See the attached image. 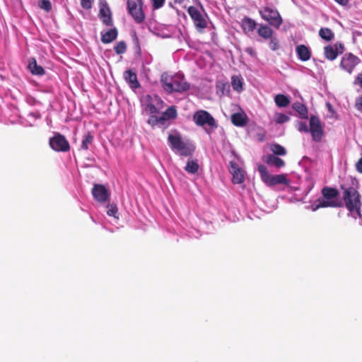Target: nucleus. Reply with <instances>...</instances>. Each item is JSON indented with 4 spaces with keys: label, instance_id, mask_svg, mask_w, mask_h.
Returning a JSON list of instances; mask_svg holds the SVG:
<instances>
[{
    "label": "nucleus",
    "instance_id": "6ab92c4d",
    "mask_svg": "<svg viewBox=\"0 0 362 362\" xmlns=\"http://www.w3.org/2000/svg\"><path fill=\"white\" fill-rule=\"evenodd\" d=\"M241 25L245 33L253 32L257 26L256 22L250 17L245 16L242 19Z\"/></svg>",
    "mask_w": 362,
    "mask_h": 362
},
{
    "label": "nucleus",
    "instance_id": "09e8293b",
    "mask_svg": "<svg viewBox=\"0 0 362 362\" xmlns=\"http://www.w3.org/2000/svg\"><path fill=\"white\" fill-rule=\"evenodd\" d=\"M357 79L359 81V83L362 87V74L358 75V76L357 77Z\"/></svg>",
    "mask_w": 362,
    "mask_h": 362
},
{
    "label": "nucleus",
    "instance_id": "37998d69",
    "mask_svg": "<svg viewBox=\"0 0 362 362\" xmlns=\"http://www.w3.org/2000/svg\"><path fill=\"white\" fill-rule=\"evenodd\" d=\"M245 52L252 57H256L257 54L255 49L252 47H248L245 49Z\"/></svg>",
    "mask_w": 362,
    "mask_h": 362
},
{
    "label": "nucleus",
    "instance_id": "f8f14e48",
    "mask_svg": "<svg viewBox=\"0 0 362 362\" xmlns=\"http://www.w3.org/2000/svg\"><path fill=\"white\" fill-rule=\"evenodd\" d=\"M344 49V45L341 42H337L334 45H328L324 47V55L327 59L333 61L339 54H341Z\"/></svg>",
    "mask_w": 362,
    "mask_h": 362
},
{
    "label": "nucleus",
    "instance_id": "c9c22d12",
    "mask_svg": "<svg viewBox=\"0 0 362 362\" xmlns=\"http://www.w3.org/2000/svg\"><path fill=\"white\" fill-rule=\"evenodd\" d=\"M290 118L285 114L279 113L276 115L275 121L278 124H283L289 121Z\"/></svg>",
    "mask_w": 362,
    "mask_h": 362
},
{
    "label": "nucleus",
    "instance_id": "423d86ee",
    "mask_svg": "<svg viewBox=\"0 0 362 362\" xmlns=\"http://www.w3.org/2000/svg\"><path fill=\"white\" fill-rule=\"evenodd\" d=\"M258 171L262 180L268 186H274L278 184L288 185L289 181L284 174L271 175L267 168L260 164L258 165Z\"/></svg>",
    "mask_w": 362,
    "mask_h": 362
},
{
    "label": "nucleus",
    "instance_id": "603ef678",
    "mask_svg": "<svg viewBox=\"0 0 362 362\" xmlns=\"http://www.w3.org/2000/svg\"><path fill=\"white\" fill-rule=\"evenodd\" d=\"M134 37H135V40H136V44H139V39H138L137 36L136 35V34L134 35Z\"/></svg>",
    "mask_w": 362,
    "mask_h": 362
},
{
    "label": "nucleus",
    "instance_id": "7c9ffc66",
    "mask_svg": "<svg viewBox=\"0 0 362 362\" xmlns=\"http://www.w3.org/2000/svg\"><path fill=\"white\" fill-rule=\"evenodd\" d=\"M93 141V136L90 132H88L83 136L82 144H81V148L83 150H88L89 148V146L92 144Z\"/></svg>",
    "mask_w": 362,
    "mask_h": 362
},
{
    "label": "nucleus",
    "instance_id": "20e7f679",
    "mask_svg": "<svg viewBox=\"0 0 362 362\" xmlns=\"http://www.w3.org/2000/svg\"><path fill=\"white\" fill-rule=\"evenodd\" d=\"M322 197L318 198V209L320 208H341L343 202L339 199V190L332 187H325L321 190Z\"/></svg>",
    "mask_w": 362,
    "mask_h": 362
},
{
    "label": "nucleus",
    "instance_id": "6e6552de",
    "mask_svg": "<svg viewBox=\"0 0 362 362\" xmlns=\"http://www.w3.org/2000/svg\"><path fill=\"white\" fill-rule=\"evenodd\" d=\"M194 123L199 127L208 126L211 129L217 128V124L214 117L207 111L200 110L193 115Z\"/></svg>",
    "mask_w": 362,
    "mask_h": 362
},
{
    "label": "nucleus",
    "instance_id": "2eb2a0df",
    "mask_svg": "<svg viewBox=\"0 0 362 362\" xmlns=\"http://www.w3.org/2000/svg\"><path fill=\"white\" fill-rule=\"evenodd\" d=\"M98 16L105 25L110 26L112 25V13L106 1L100 3Z\"/></svg>",
    "mask_w": 362,
    "mask_h": 362
},
{
    "label": "nucleus",
    "instance_id": "ea45409f",
    "mask_svg": "<svg viewBox=\"0 0 362 362\" xmlns=\"http://www.w3.org/2000/svg\"><path fill=\"white\" fill-rule=\"evenodd\" d=\"M269 42V47L272 50L275 51L279 49V42L276 38L271 37Z\"/></svg>",
    "mask_w": 362,
    "mask_h": 362
},
{
    "label": "nucleus",
    "instance_id": "f704fd0d",
    "mask_svg": "<svg viewBox=\"0 0 362 362\" xmlns=\"http://www.w3.org/2000/svg\"><path fill=\"white\" fill-rule=\"evenodd\" d=\"M107 214L110 216H113L115 218H118V217L116 216L118 212V209L116 204H111L107 205Z\"/></svg>",
    "mask_w": 362,
    "mask_h": 362
},
{
    "label": "nucleus",
    "instance_id": "3c124183",
    "mask_svg": "<svg viewBox=\"0 0 362 362\" xmlns=\"http://www.w3.org/2000/svg\"><path fill=\"white\" fill-rule=\"evenodd\" d=\"M327 106L328 109H329V110H331V109H332V105H330V103H327Z\"/></svg>",
    "mask_w": 362,
    "mask_h": 362
},
{
    "label": "nucleus",
    "instance_id": "473e14b6",
    "mask_svg": "<svg viewBox=\"0 0 362 362\" xmlns=\"http://www.w3.org/2000/svg\"><path fill=\"white\" fill-rule=\"evenodd\" d=\"M115 52L117 54H122L127 51V45L124 41H120L116 44L114 47Z\"/></svg>",
    "mask_w": 362,
    "mask_h": 362
},
{
    "label": "nucleus",
    "instance_id": "ddd939ff",
    "mask_svg": "<svg viewBox=\"0 0 362 362\" xmlns=\"http://www.w3.org/2000/svg\"><path fill=\"white\" fill-rule=\"evenodd\" d=\"M297 129L300 132H310L314 140H315L317 134V117L315 115L310 117V124H307L305 122H298Z\"/></svg>",
    "mask_w": 362,
    "mask_h": 362
},
{
    "label": "nucleus",
    "instance_id": "0eeeda50",
    "mask_svg": "<svg viewBox=\"0 0 362 362\" xmlns=\"http://www.w3.org/2000/svg\"><path fill=\"white\" fill-rule=\"evenodd\" d=\"M187 13L192 20L196 30L199 33H203L208 26L207 16L204 15L201 11L193 6H190L187 8Z\"/></svg>",
    "mask_w": 362,
    "mask_h": 362
},
{
    "label": "nucleus",
    "instance_id": "4468645a",
    "mask_svg": "<svg viewBox=\"0 0 362 362\" xmlns=\"http://www.w3.org/2000/svg\"><path fill=\"white\" fill-rule=\"evenodd\" d=\"M92 194L98 202H105L109 199V192L107 188L100 184H95L92 189Z\"/></svg>",
    "mask_w": 362,
    "mask_h": 362
},
{
    "label": "nucleus",
    "instance_id": "f3484780",
    "mask_svg": "<svg viewBox=\"0 0 362 362\" xmlns=\"http://www.w3.org/2000/svg\"><path fill=\"white\" fill-rule=\"evenodd\" d=\"M125 81L132 89L137 88L140 86L135 72L132 70H127L124 74Z\"/></svg>",
    "mask_w": 362,
    "mask_h": 362
},
{
    "label": "nucleus",
    "instance_id": "412c9836",
    "mask_svg": "<svg viewBox=\"0 0 362 362\" xmlns=\"http://www.w3.org/2000/svg\"><path fill=\"white\" fill-rule=\"evenodd\" d=\"M28 68L33 74L42 76L45 74V69L42 66L37 65L35 58L29 60Z\"/></svg>",
    "mask_w": 362,
    "mask_h": 362
},
{
    "label": "nucleus",
    "instance_id": "bb28decb",
    "mask_svg": "<svg viewBox=\"0 0 362 362\" xmlns=\"http://www.w3.org/2000/svg\"><path fill=\"white\" fill-rule=\"evenodd\" d=\"M318 35L322 40L327 42L332 41L334 37V32L327 28H321L318 31Z\"/></svg>",
    "mask_w": 362,
    "mask_h": 362
},
{
    "label": "nucleus",
    "instance_id": "c03bdc74",
    "mask_svg": "<svg viewBox=\"0 0 362 362\" xmlns=\"http://www.w3.org/2000/svg\"><path fill=\"white\" fill-rule=\"evenodd\" d=\"M355 107L358 110L362 111V98L361 97L356 98Z\"/></svg>",
    "mask_w": 362,
    "mask_h": 362
},
{
    "label": "nucleus",
    "instance_id": "4be33fe9",
    "mask_svg": "<svg viewBox=\"0 0 362 362\" xmlns=\"http://www.w3.org/2000/svg\"><path fill=\"white\" fill-rule=\"evenodd\" d=\"M265 162L270 165L280 168L285 166V162L283 159L279 158L277 156L268 155L266 157Z\"/></svg>",
    "mask_w": 362,
    "mask_h": 362
},
{
    "label": "nucleus",
    "instance_id": "e433bc0d",
    "mask_svg": "<svg viewBox=\"0 0 362 362\" xmlns=\"http://www.w3.org/2000/svg\"><path fill=\"white\" fill-rule=\"evenodd\" d=\"M94 0H81V6L86 10H89L92 8Z\"/></svg>",
    "mask_w": 362,
    "mask_h": 362
},
{
    "label": "nucleus",
    "instance_id": "a19ab883",
    "mask_svg": "<svg viewBox=\"0 0 362 362\" xmlns=\"http://www.w3.org/2000/svg\"><path fill=\"white\" fill-rule=\"evenodd\" d=\"M146 111L150 114H153L156 113L158 112V110L153 104L149 103L146 106Z\"/></svg>",
    "mask_w": 362,
    "mask_h": 362
},
{
    "label": "nucleus",
    "instance_id": "4c0bfd02",
    "mask_svg": "<svg viewBox=\"0 0 362 362\" xmlns=\"http://www.w3.org/2000/svg\"><path fill=\"white\" fill-rule=\"evenodd\" d=\"M152 2V6L154 10L160 8L164 3L165 0H151Z\"/></svg>",
    "mask_w": 362,
    "mask_h": 362
},
{
    "label": "nucleus",
    "instance_id": "39448f33",
    "mask_svg": "<svg viewBox=\"0 0 362 362\" xmlns=\"http://www.w3.org/2000/svg\"><path fill=\"white\" fill-rule=\"evenodd\" d=\"M143 0H127V9L128 13L132 17L136 23H142L146 19V15L143 9Z\"/></svg>",
    "mask_w": 362,
    "mask_h": 362
},
{
    "label": "nucleus",
    "instance_id": "de8ad7c7",
    "mask_svg": "<svg viewBox=\"0 0 362 362\" xmlns=\"http://www.w3.org/2000/svg\"><path fill=\"white\" fill-rule=\"evenodd\" d=\"M323 134L322 127L320 123L318 122V139L322 137Z\"/></svg>",
    "mask_w": 362,
    "mask_h": 362
},
{
    "label": "nucleus",
    "instance_id": "c756f323",
    "mask_svg": "<svg viewBox=\"0 0 362 362\" xmlns=\"http://www.w3.org/2000/svg\"><path fill=\"white\" fill-rule=\"evenodd\" d=\"M270 150L274 156H285L286 154V150L282 146L279 144H273L270 146Z\"/></svg>",
    "mask_w": 362,
    "mask_h": 362
},
{
    "label": "nucleus",
    "instance_id": "a18cd8bd",
    "mask_svg": "<svg viewBox=\"0 0 362 362\" xmlns=\"http://www.w3.org/2000/svg\"><path fill=\"white\" fill-rule=\"evenodd\" d=\"M356 168L358 172L362 173V157L356 163Z\"/></svg>",
    "mask_w": 362,
    "mask_h": 362
},
{
    "label": "nucleus",
    "instance_id": "58836bf2",
    "mask_svg": "<svg viewBox=\"0 0 362 362\" xmlns=\"http://www.w3.org/2000/svg\"><path fill=\"white\" fill-rule=\"evenodd\" d=\"M148 124L151 125L152 128H154L156 126L158 125V116H150L148 119Z\"/></svg>",
    "mask_w": 362,
    "mask_h": 362
},
{
    "label": "nucleus",
    "instance_id": "aec40b11",
    "mask_svg": "<svg viewBox=\"0 0 362 362\" xmlns=\"http://www.w3.org/2000/svg\"><path fill=\"white\" fill-rule=\"evenodd\" d=\"M117 35H118V32H117V28H114L110 29L105 33L102 34L101 41L104 44L110 43L117 38Z\"/></svg>",
    "mask_w": 362,
    "mask_h": 362
},
{
    "label": "nucleus",
    "instance_id": "dca6fc26",
    "mask_svg": "<svg viewBox=\"0 0 362 362\" xmlns=\"http://www.w3.org/2000/svg\"><path fill=\"white\" fill-rule=\"evenodd\" d=\"M229 164V172L233 175V182L235 184H240L243 182L245 180L244 173L238 164L235 161H230Z\"/></svg>",
    "mask_w": 362,
    "mask_h": 362
},
{
    "label": "nucleus",
    "instance_id": "72a5a7b5",
    "mask_svg": "<svg viewBox=\"0 0 362 362\" xmlns=\"http://www.w3.org/2000/svg\"><path fill=\"white\" fill-rule=\"evenodd\" d=\"M38 6L46 12H49L52 10V4L49 0H39Z\"/></svg>",
    "mask_w": 362,
    "mask_h": 362
},
{
    "label": "nucleus",
    "instance_id": "2f4dec72",
    "mask_svg": "<svg viewBox=\"0 0 362 362\" xmlns=\"http://www.w3.org/2000/svg\"><path fill=\"white\" fill-rule=\"evenodd\" d=\"M231 84L235 90L240 92L243 90L242 80L239 77L233 76Z\"/></svg>",
    "mask_w": 362,
    "mask_h": 362
},
{
    "label": "nucleus",
    "instance_id": "a878e982",
    "mask_svg": "<svg viewBox=\"0 0 362 362\" xmlns=\"http://www.w3.org/2000/svg\"><path fill=\"white\" fill-rule=\"evenodd\" d=\"M258 35L265 40L269 39L272 37V29L266 25H260L257 30Z\"/></svg>",
    "mask_w": 362,
    "mask_h": 362
},
{
    "label": "nucleus",
    "instance_id": "79ce46f5",
    "mask_svg": "<svg viewBox=\"0 0 362 362\" xmlns=\"http://www.w3.org/2000/svg\"><path fill=\"white\" fill-rule=\"evenodd\" d=\"M158 125L163 127L164 129L168 126V124L167 123L168 120H166L162 115L158 117Z\"/></svg>",
    "mask_w": 362,
    "mask_h": 362
},
{
    "label": "nucleus",
    "instance_id": "a211bd4d",
    "mask_svg": "<svg viewBox=\"0 0 362 362\" xmlns=\"http://www.w3.org/2000/svg\"><path fill=\"white\" fill-rule=\"evenodd\" d=\"M231 122L236 127H244L247 124V116L244 113H234L231 116Z\"/></svg>",
    "mask_w": 362,
    "mask_h": 362
},
{
    "label": "nucleus",
    "instance_id": "f257e3e1",
    "mask_svg": "<svg viewBox=\"0 0 362 362\" xmlns=\"http://www.w3.org/2000/svg\"><path fill=\"white\" fill-rule=\"evenodd\" d=\"M340 188L342 190V200L344 206L352 214H356L361 216V209L362 206L361 196L358 191L354 187H346L341 185Z\"/></svg>",
    "mask_w": 362,
    "mask_h": 362
},
{
    "label": "nucleus",
    "instance_id": "1a4fd4ad",
    "mask_svg": "<svg viewBox=\"0 0 362 362\" xmlns=\"http://www.w3.org/2000/svg\"><path fill=\"white\" fill-rule=\"evenodd\" d=\"M259 13L261 17L272 26L279 28L282 23V18L276 9L266 6Z\"/></svg>",
    "mask_w": 362,
    "mask_h": 362
},
{
    "label": "nucleus",
    "instance_id": "5701e85b",
    "mask_svg": "<svg viewBox=\"0 0 362 362\" xmlns=\"http://www.w3.org/2000/svg\"><path fill=\"white\" fill-rule=\"evenodd\" d=\"M296 53L302 61H307L310 58V52L308 48L303 45H298L296 47Z\"/></svg>",
    "mask_w": 362,
    "mask_h": 362
},
{
    "label": "nucleus",
    "instance_id": "cd10ccee",
    "mask_svg": "<svg viewBox=\"0 0 362 362\" xmlns=\"http://www.w3.org/2000/svg\"><path fill=\"white\" fill-rule=\"evenodd\" d=\"M274 101L276 105L280 107H285L290 103L289 98L283 94L276 95L274 98Z\"/></svg>",
    "mask_w": 362,
    "mask_h": 362
},
{
    "label": "nucleus",
    "instance_id": "9d476101",
    "mask_svg": "<svg viewBox=\"0 0 362 362\" xmlns=\"http://www.w3.org/2000/svg\"><path fill=\"white\" fill-rule=\"evenodd\" d=\"M360 62V59L352 53H346L341 59L339 67L344 71L351 74Z\"/></svg>",
    "mask_w": 362,
    "mask_h": 362
},
{
    "label": "nucleus",
    "instance_id": "7ed1b4c3",
    "mask_svg": "<svg viewBox=\"0 0 362 362\" xmlns=\"http://www.w3.org/2000/svg\"><path fill=\"white\" fill-rule=\"evenodd\" d=\"M160 82L164 90L171 93L173 92L182 93L189 89V84L185 81L184 76L182 74H175L170 76L164 73L161 76Z\"/></svg>",
    "mask_w": 362,
    "mask_h": 362
},
{
    "label": "nucleus",
    "instance_id": "393cba45",
    "mask_svg": "<svg viewBox=\"0 0 362 362\" xmlns=\"http://www.w3.org/2000/svg\"><path fill=\"white\" fill-rule=\"evenodd\" d=\"M199 165L197 159H188L185 170L190 174H195L198 172Z\"/></svg>",
    "mask_w": 362,
    "mask_h": 362
},
{
    "label": "nucleus",
    "instance_id": "9b49d317",
    "mask_svg": "<svg viewBox=\"0 0 362 362\" xmlns=\"http://www.w3.org/2000/svg\"><path fill=\"white\" fill-rule=\"evenodd\" d=\"M50 147L55 151L66 152L70 149V145L65 136L57 133L49 141Z\"/></svg>",
    "mask_w": 362,
    "mask_h": 362
},
{
    "label": "nucleus",
    "instance_id": "864d4df0",
    "mask_svg": "<svg viewBox=\"0 0 362 362\" xmlns=\"http://www.w3.org/2000/svg\"><path fill=\"white\" fill-rule=\"evenodd\" d=\"M175 2L182 3L183 0H175Z\"/></svg>",
    "mask_w": 362,
    "mask_h": 362
},
{
    "label": "nucleus",
    "instance_id": "b1692460",
    "mask_svg": "<svg viewBox=\"0 0 362 362\" xmlns=\"http://www.w3.org/2000/svg\"><path fill=\"white\" fill-rule=\"evenodd\" d=\"M293 109L298 112L300 117L302 119H308V109L301 103H294L292 105Z\"/></svg>",
    "mask_w": 362,
    "mask_h": 362
},
{
    "label": "nucleus",
    "instance_id": "f03ea898",
    "mask_svg": "<svg viewBox=\"0 0 362 362\" xmlns=\"http://www.w3.org/2000/svg\"><path fill=\"white\" fill-rule=\"evenodd\" d=\"M168 142L172 151L180 156H191L195 151L194 144L188 139H183L180 133L170 134Z\"/></svg>",
    "mask_w": 362,
    "mask_h": 362
},
{
    "label": "nucleus",
    "instance_id": "49530a36",
    "mask_svg": "<svg viewBox=\"0 0 362 362\" xmlns=\"http://www.w3.org/2000/svg\"><path fill=\"white\" fill-rule=\"evenodd\" d=\"M337 3H338L339 5L341 6H346L349 4V0H334Z\"/></svg>",
    "mask_w": 362,
    "mask_h": 362
},
{
    "label": "nucleus",
    "instance_id": "c85d7f7f",
    "mask_svg": "<svg viewBox=\"0 0 362 362\" xmlns=\"http://www.w3.org/2000/svg\"><path fill=\"white\" fill-rule=\"evenodd\" d=\"M161 115L168 121L175 119L177 116V110L174 106L169 107Z\"/></svg>",
    "mask_w": 362,
    "mask_h": 362
},
{
    "label": "nucleus",
    "instance_id": "8fccbe9b",
    "mask_svg": "<svg viewBox=\"0 0 362 362\" xmlns=\"http://www.w3.org/2000/svg\"><path fill=\"white\" fill-rule=\"evenodd\" d=\"M327 106L328 109H329V110H331V109H332V105H330V103H327Z\"/></svg>",
    "mask_w": 362,
    "mask_h": 362
}]
</instances>
